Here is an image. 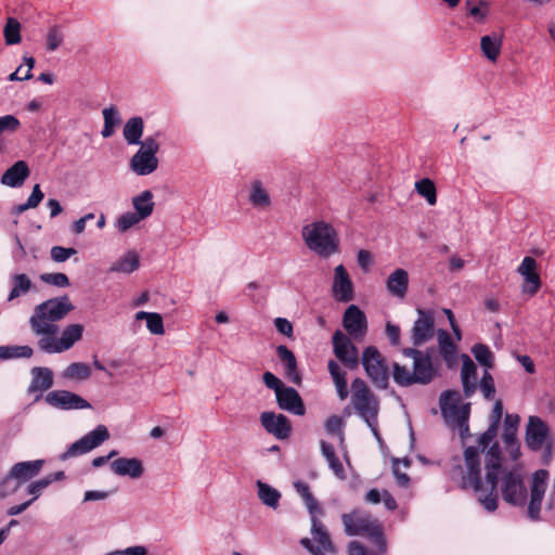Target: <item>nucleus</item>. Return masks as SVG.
Segmentation results:
<instances>
[{"label": "nucleus", "instance_id": "f257e3e1", "mask_svg": "<svg viewBox=\"0 0 555 555\" xmlns=\"http://www.w3.org/2000/svg\"><path fill=\"white\" fill-rule=\"evenodd\" d=\"M498 427L489 425L478 438V447L464 450V464L457 467L462 488L472 489L477 501L488 512L498 508L495 488L501 472V451L494 439Z\"/></svg>", "mask_w": 555, "mask_h": 555}, {"label": "nucleus", "instance_id": "f03ea898", "mask_svg": "<svg viewBox=\"0 0 555 555\" xmlns=\"http://www.w3.org/2000/svg\"><path fill=\"white\" fill-rule=\"evenodd\" d=\"M74 306L68 296L48 299L34 309L29 318L33 333L39 337L38 348L46 353H62L69 350L82 338L83 326L81 324L67 325L59 336L57 321L64 319Z\"/></svg>", "mask_w": 555, "mask_h": 555}, {"label": "nucleus", "instance_id": "7ed1b4c3", "mask_svg": "<svg viewBox=\"0 0 555 555\" xmlns=\"http://www.w3.org/2000/svg\"><path fill=\"white\" fill-rule=\"evenodd\" d=\"M403 354L413 360V370L405 366L393 364L392 377L400 386H411L413 384L426 385L437 375V369L433 363V358L428 351H421L413 348L403 350Z\"/></svg>", "mask_w": 555, "mask_h": 555}, {"label": "nucleus", "instance_id": "20e7f679", "mask_svg": "<svg viewBox=\"0 0 555 555\" xmlns=\"http://www.w3.org/2000/svg\"><path fill=\"white\" fill-rule=\"evenodd\" d=\"M306 247L321 258L339 253V236L336 229L324 220H314L301 229Z\"/></svg>", "mask_w": 555, "mask_h": 555}, {"label": "nucleus", "instance_id": "39448f33", "mask_svg": "<svg viewBox=\"0 0 555 555\" xmlns=\"http://www.w3.org/2000/svg\"><path fill=\"white\" fill-rule=\"evenodd\" d=\"M440 410L444 421L453 428L459 429L464 438L468 434V417L470 404L463 403L459 391L447 390L440 396Z\"/></svg>", "mask_w": 555, "mask_h": 555}, {"label": "nucleus", "instance_id": "423d86ee", "mask_svg": "<svg viewBox=\"0 0 555 555\" xmlns=\"http://www.w3.org/2000/svg\"><path fill=\"white\" fill-rule=\"evenodd\" d=\"M351 404L377 437L378 401L361 378H356L351 383Z\"/></svg>", "mask_w": 555, "mask_h": 555}, {"label": "nucleus", "instance_id": "0eeeda50", "mask_svg": "<svg viewBox=\"0 0 555 555\" xmlns=\"http://www.w3.org/2000/svg\"><path fill=\"white\" fill-rule=\"evenodd\" d=\"M341 521L347 535L366 537L377 545L385 546L382 527L371 515L356 509L351 513L343 514Z\"/></svg>", "mask_w": 555, "mask_h": 555}, {"label": "nucleus", "instance_id": "6e6552de", "mask_svg": "<svg viewBox=\"0 0 555 555\" xmlns=\"http://www.w3.org/2000/svg\"><path fill=\"white\" fill-rule=\"evenodd\" d=\"M503 500L513 506H525L528 499V490L524 481L521 467L515 466L508 470H502L499 482Z\"/></svg>", "mask_w": 555, "mask_h": 555}, {"label": "nucleus", "instance_id": "1a4fd4ad", "mask_svg": "<svg viewBox=\"0 0 555 555\" xmlns=\"http://www.w3.org/2000/svg\"><path fill=\"white\" fill-rule=\"evenodd\" d=\"M160 145L156 135L146 137L130 159V169L138 176H149L158 168L157 153Z\"/></svg>", "mask_w": 555, "mask_h": 555}, {"label": "nucleus", "instance_id": "9d476101", "mask_svg": "<svg viewBox=\"0 0 555 555\" xmlns=\"http://www.w3.org/2000/svg\"><path fill=\"white\" fill-rule=\"evenodd\" d=\"M526 446L532 451L544 450V462L552 457V440L548 426L539 416H529L525 434Z\"/></svg>", "mask_w": 555, "mask_h": 555}, {"label": "nucleus", "instance_id": "9b49d317", "mask_svg": "<svg viewBox=\"0 0 555 555\" xmlns=\"http://www.w3.org/2000/svg\"><path fill=\"white\" fill-rule=\"evenodd\" d=\"M323 514H312L311 517V539H301V545L307 548L312 555H326L335 553V547L326 531L324 525L320 521L319 517Z\"/></svg>", "mask_w": 555, "mask_h": 555}, {"label": "nucleus", "instance_id": "f8f14e48", "mask_svg": "<svg viewBox=\"0 0 555 555\" xmlns=\"http://www.w3.org/2000/svg\"><path fill=\"white\" fill-rule=\"evenodd\" d=\"M548 472L538 469L530 479V492L527 504V517L532 521L541 520L542 502L547 489Z\"/></svg>", "mask_w": 555, "mask_h": 555}, {"label": "nucleus", "instance_id": "ddd939ff", "mask_svg": "<svg viewBox=\"0 0 555 555\" xmlns=\"http://www.w3.org/2000/svg\"><path fill=\"white\" fill-rule=\"evenodd\" d=\"M362 365L371 380L380 388H386L388 383V367L382 353L376 347L370 346L363 350Z\"/></svg>", "mask_w": 555, "mask_h": 555}, {"label": "nucleus", "instance_id": "4468645a", "mask_svg": "<svg viewBox=\"0 0 555 555\" xmlns=\"http://www.w3.org/2000/svg\"><path fill=\"white\" fill-rule=\"evenodd\" d=\"M108 438L109 433L106 426L98 425L93 430L72 443L66 452L61 455V459L66 460L73 456L88 453L101 446Z\"/></svg>", "mask_w": 555, "mask_h": 555}, {"label": "nucleus", "instance_id": "2eb2a0df", "mask_svg": "<svg viewBox=\"0 0 555 555\" xmlns=\"http://www.w3.org/2000/svg\"><path fill=\"white\" fill-rule=\"evenodd\" d=\"M331 293L338 302H349L354 299V285L344 264H337L333 270Z\"/></svg>", "mask_w": 555, "mask_h": 555}, {"label": "nucleus", "instance_id": "dca6fc26", "mask_svg": "<svg viewBox=\"0 0 555 555\" xmlns=\"http://www.w3.org/2000/svg\"><path fill=\"white\" fill-rule=\"evenodd\" d=\"M539 264L532 257H525L517 268L518 274L522 278L521 292L530 297L534 296L541 288V279L538 272Z\"/></svg>", "mask_w": 555, "mask_h": 555}, {"label": "nucleus", "instance_id": "f3484780", "mask_svg": "<svg viewBox=\"0 0 555 555\" xmlns=\"http://www.w3.org/2000/svg\"><path fill=\"white\" fill-rule=\"evenodd\" d=\"M343 326L353 339H363L367 332L364 312L358 306L350 305L344 312Z\"/></svg>", "mask_w": 555, "mask_h": 555}, {"label": "nucleus", "instance_id": "a211bd4d", "mask_svg": "<svg viewBox=\"0 0 555 555\" xmlns=\"http://www.w3.org/2000/svg\"><path fill=\"white\" fill-rule=\"evenodd\" d=\"M416 313L417 318L411 331V338L415 346H420L433 338L435 317L433 311L424 309H416Z\"/></svg>", "mask_w": 555, "mask_h": 555}, {"label": "nucleus", "instance_id": "6ab92c4d", "mask_svg": "<svg viewBox=\"0 0 555 555\" xmlns=\"http://www.w3.org/2000/svg\"><path fill=\"white\" fill-rule=\"evenodd\" d=\"M46 402L60 410H83L89 409L90 403L79 395L68 390H53L46 396Z\"/></svg>", "mask_w": 555, "mask_h": 555}, {"label": "nucleus", "instance_id": "aec40b11", "mask_svg": "<svg viewBox=\"0 0 555 555\" xmlns=\"http://www.w3.org/2000/svg\"><path fill=\"white\" fill-rule=\"evenodd\" d=\"M333 347L335 356L346 365L350 367L358 365V349L341 331L334 333Z\"/></svg>", "mask_w": 555, "mask_h": 555}, {"label": "nucleus", "instance_id": "412c9836", "mask_svg": "<svg viewBox=\"0 0 555 555\" xmlns=\"http://www.w3.org/2000/svg\"><path fill=\"white\" fill-rule=\"evenodd\" d=\"M260 423L263 428L276 439L283 440L289 437L292 426L288 418L274 412H262Z\"/></svg>", "mask_w": 555, "mask_h": 555}, {"label": "nucleus", "instance_id": "4be33fe9", "mask_svg": "<svg viewBox=\"0 0 555 555\" xmlns=\"http://www.w3.org/2000/svg\"><path fill=\"white\" fill-rule=\"evenodd\" d=\"M44 464L43 460L20 462L13 465L9 474L3 479L2 483H7L10 479H16L17 486L13 489L16 491L21 483L34 478L39 474Z\"/></svg>", "mask_w": 555, "mask_h": 555}, {"label": "nucleus", "instance_id": "5701e85b", "mask_svg": "<svg viewBox=\"0 0 555 555\" xmlns=\"http://www.w3.org/2000/svg\"><path fill=\"white\" fill-rule=\"evenodd\" d=\"M248 204L256 210L268 211L272 207V197L264 183L259 180H253L247 189Z\"/></svg>", "mask_w": 555, "mask_h": 555}, {"label": "nucleus", "instance_id": "b1692460", "mask_svg": "<svg viewBox=\"0 0 555 555\" xmlns=\"http://www.w3.org/2000/svg\"><path fill=\"white\" fill-rule=\"evenodd\" d=\"M112 472L121 477L138 479L144 474L143 462L138 457H118L111 463Z\"/></svg>", "mask_w": 555, "mask_h": 555}, {"label": "nucleus", "instance_id": "393cba45", "mask_svg": "<svg viewBox=\"0 0 555 555\" xmlns=\"http://www.w3.org/2000/svg\"><path fill=\"white\" fill-rule=\"evenodd\" d=\"M278 405L289 413L295 415H304L306 412L302 399L298 391L292 387L284 386L275 395Z\"/></svg>", "mask_w": 555, "mask_h": 555}, {"label": "nucleus", "instance_id": "a878e982", "mask_svg": "<svg viewBox=\"0 0 555 555\" xmlns=\"http://www.w3.org/2000/svg\"><path fill=\"white\" fill-rule=\"evenodd\" d=\"M31 382L28 387L29 393H38L41 397L43 391L50 389L53 385V372L46 366H35L31 369Z\"/></svg>", "mask_w": 555, "mask_h": 555}, {"label": "nucleus", "instance_id": "bb28decb", "mask_svg": "<svg viewBox=\"0 0 555 555\" xmlns=\"http://www.w3.org/2000/svg\"><path fill=\"white\" fill-rule=\"evenodd\" d=\"M276 354L284 365L285 377L293 384L300 385L301 375L298 372L297 360L293 351H291L286 346L280 345L276 347Z\"/></svg>", "mask_w": 555, "mask_h": 555}, {"label": "nucleus", "instance_id": "cd10ccee", "mask_svg": "<svg viewBox=\"0 0 555 555\" xmlns=\"http://www.w3.org/2000/svg\"><path fill=\"white\" fill-rule=\"evenodd\" d=\"M461 382L466 397H470L477 389V367L467 354H462Z\"/></svg>", "mask_w": 555, "mask_h": 555}, {"label": "nucleus", "instance_id": "c85d7f7f", "mask_svg": "<svg viewBox=\"0 0 555 555\" xmlns=\"http://www.w3.org/2000/svg\"><path fill=\"white\" fill-rule=\"evenodd\" d=\"M437 336L439 353L441 358L448 367H454L459 361L456 345L453 343L450 334L443 330H439Z\"/></svg>", "mask_w": 555, "mask_h": 555}, {"label": "nucleus", "instance_id": "c756f323", "mask_svg": "<svg viewBox=\"0 0 555 555\" xmlns=\"http://www.w3.org/2000/svg\"><path fill=\"white\" fill-rule=\"evenodd\" d=\"M409 286V274L404 269H396L390 273L386 281L388 293L399 299H403L406 295Z\"/></svg>", "mask_w": 555, "mask_h": 555}, {"label": "nucleus", "instance_id": "7c9ffc66", "mask_svg": "<svg viewBox=\"0 0 555 555\" xmlns=\"http://www.w3.org/2000/svg\"><path fill=\"white\" fill-rule=\"evenodd\" d=\"M28 176L29 169L26 162L18 160L4 171L1 177V183L10 188H18Z\"/></svg>", "mask_w": 555, "mask_h": 555}, {"label": "nucleus", "instance_id": "2f4dec72", "mask_svg": "<svg viewBox=\"0 0 555 555\" xmlns=\"http://www.w3.org/2000/svg\"><path fill=\"white\" fill-rule=\"evenodd\" d=\"M503 35L491 33L480 38V50L482 55L490 62H496L502 50Z\"/></svg>", "mask_w": 555, "mask_h": 555}, {"label": "nucleus", "instance_id": "473e14b6", "mask_svg": "<svg viewBox=\"0 0 555 555\" xmlns=\"http://www.w3.org/2000/svg\"><path fill=\"white\" fill-rule=\"evenodd\" d=\"M140 267V256L135 250H127L108 269L113 273L130 274Z\"/></svg>", "mask_w": 555, "mask_h": 555}, {"label": "nucleus", "instance_id": "72a5a7b5", "mask_svg": "<svg viewBox=\"0 0 555 555\" xmlns=\"http://www.w3.org/2000/svg\"><path fill=\"white\" fill-rule=\"evenodd\" d=\"M154 195L151 191L145 190L133 196L131 199L134 214L142 220L147 219L154 211L155 203Z\"/></svg>", "mask_w": 555, "mask_h": 555}, {"label": "nucleus", "instance_id": "f704fd0d", "mask_svg": "<svg viewBox=\"0 0 555 555\" xmlns=\"http://www.w3.org/2000/svg\"><path fill=\"white\" fill-rule=\"evenodd\" d=\"M144 129V121L142 117L135 116L129 118L124 125L122 135L127 144L140 145Z\"/></svg>", "mask_w": 555, "mask_h": 555}, {"label": "nucleus", "instance_id": "c9c22d12", "mask_svg": "<svg viewBox=\"0 0 555 555\" xmlns=\"http://www.w3.org/2000/svg\"><path fill=\"white\" fill-rule=\"evenodd\" d=\"M256 488L258 499L263 505L272 509H276L279 507L282 495L278 489L260 480L256 482Z\"/></svg>", "mask_w": 555, "mask_h": 555}, {"label": "nucleus", "instance_id": "e433bc0d", "mask_svg": "<svg viewBox=\"0 0 555 555\" xmlns=\"http://www.w3.org/2000/svg\"><path fill=\"white\" fill-rule=\"evenodd\" d=\"M12 288L8 296V301H12L31 291L34 284L30 278L25 273H15L11 275Z\"/></svg>", "mask_w": 555, "mask_h": 555}, {"label": "nucleus", "instance_id": "4c0bfd02", "mask_svg": "<svg viewBox=\"0 0 555 555\" xmlns=\"http://www.w3.org/2000/svg\"><path fill=\"white\" fill-rule=\"evenodd\" d=\"M328 372L335 385L337 396L340 400L347 399L349 391L346 379V373L340 369L337 362L331 360L328 362Z\"/></svg>", "mask_w": 555, "mask_h": 555}, {"label": "nucleus", "instance_id": "58836bf2", "mask_svg": "<svg viewBox=\"0 0 555 555\" xmlns=\"http://www.w3.org/2000/svg\"><path fill=\"white\" fill-rule=\"evenodd\" d=\"M321 452L324 459L326 460L330 468L333 470L335 476L339 479H345L346 474L343 466V463L335 454L334 447L328 442L322 440L321 441Z\"/></svg>", "mask_w": 555, "mask_h": 555}, {"label": "nucleus", "instance_id": "ea45409f", "mask_svg": "<svg viewBox=\"0 0 555 555\" xmlns=\"http://www.w3.org/2000/svg\"><path fill=\"white\" fill-rule=\"evenodd\" d=\"M294 488L297 493L304 500V503L309 512V515L312 514H324L322 507L319 505L318 501L314 499L312 493L310 492L309 486L304 481H295Z\"/></svg>", "mask_w": 555, "mask_h": 555}, {"label": "nucleus", "instance_id": "a19ab883", "mask_svg": "<svg viewBox=\"0 0 555 555\" xmlns=\"http://www.w3.org/2000/svg\"><path fill=\"white\" fill-rule=\"evenodd\" d=\"M104 126L101 131L103 138H109L115 133L116 128L120 125L121 118L115 106L105 107L102 111Z\"/></svg>", "mask_w": 555, "mask_h": 555}, {"label": "nucleus", "instance_id": "79ce46f5", "mask_svg": "<svg viewBox=\"0 0 555 555\" xmlns=\"http://www.w3.org/2000/svg\"><path fill=\"white\" fill-rule=\"evenodd\" d=\"M137 321L145 320L146 328L152 335L165 333L163 317L157 312L139 311L134 315Z\"/></svg>", "mask_w": 555, "mask_h": 555}, {"label": "nucleus", "instance_id": "37998d69", "mask_svg": "<svg viewBox=\"0 0 555 555\" xmlns=\"http://www.w3.org/2000/svg\"><path fill=\"white\" fill-rule=\"evenodd\" d=\"M91 375V367L83 362L70 363L61 374L66 380H85Z\"/></svg>", "mask_w": 555, "mask_h": 555}, {"label": "nucleus", "instance_id": "c03bdc74", "mask_svg": "<svg viewBox=\"0 0 555 555\" xmlns=\"http://www.w3.org/2000/svg\"><path fill=\"white\" fill-rule=\"evenodd\" d=\"M414 188L417 194L424 197L430 206L437 203V190L433 180L423 178L415 182Z\"/></svg>", "mask_w": 555, "mask_h": 555}, {"label": "nucleus", "instance_id": "a18cd8bd", "mask_svg": "<svg viewBox=\"0 0 555 555\" xmlns=\"http://www.w3.org/2000/svg\"><path fill=\"white\" fill-rule=\"evenodd\" d=\"M34 353V349L30 346H1L0 347V359H18V358H30Z\"/></svg>", "mask_w": 555, "mask_h": 555}, {"label": "nucleus", "instance_id": "49530a36", "mask_svg": "<svg viewBox=\"0 0 555 555\" xmlns=\"http://www.w3.org/2000/svg\"><path fill=\"white\" fill-rule=\"evenodd\" d=\"M5 43L9 46L21 42V24L17 20L9 17L3 29Z\"/></svg>", "mask_w": 555, "mask_h": 555}, {"label": "nucleus", "instance_id": "de8ad7c7", "mask_svg": "<svg viewBox=\"0 0 555 555\" xmlns=\"http://www.w3.org/2000/svg\"><path fill=\"white\" fill-rule=\"evenodd\" d=\"M141 221L143 220L134 212L126 211L118 216L115 221V228L119 233H126L133 227L138 225Z\"/></svg>", "mask_w": 555, "mask_h": 555}, {"label": "nucleus", "instance_id": "09e8293b", "mask_svg": "<svg viewBox=\"0 0 555 555\" xmlns=\"http://www.w3.org/2000/svg\"><path fill=\"white\" fill-rule=\"evenodd\" d=\"M43 197H44V194L41 191L40 185L35 184L27 202L14 207L13 212L22 214L27 209L36 208L40 204V202L43 199Z\"/></svg>", "mask_w": 555, "mask_h": 555}, {"label": "nucleus", "instance_id": "8fccbe9b", "mask_svg": "<svg viewBox=\"0 0 555 555\" xmlns=\"http://www.w3.org/2000/svg\"><path fill=\"white\" fill-rule=\"evenodd\" d=\"M64 41V33L60 26L49 28L46 36L47 50L53 52L57 50Z\"/></svg>", "mask_w": 555, "mask_h": 555}, {"label": "nucleus", "instance_id": "3c124183", "mask_svg": "<svg viewBox=\"0 0 555 555\" xmlns=\"http://www.w3.org/2000/svg\"><path fill=\"white\" fill-rule=\"evenodd\" d=\"M401 466L406 469L410 466V462L408 460H398L395 459L392 462V473L398 486L402 488H408L410 483L409 476L401 472Z\"/></svg>", "mask_w": 555, "mask_h": 555}, {"label": "nucleus", "instance_id": "603ef678", "mask_svg": "<svg viewBox=\"0 0 555 555\" xmlns=\"http://www.w3.org/2000/svg\"><path fill=\"white\" fill-rule=\"evenodd\" d=\"M472 352L475 359L486 369L492 367L493 364V354L491 350L481 344H477L472 348Z\"/></svg>", "mask_w": 555, "mask_h": 555}, {"label": "nucleus", "instance_id": "864d4df0", "mask_svg": "<svg viewBox=\"0 0 555 555\" xmlns=\"http://www.w3.org/2000/svg\"><path fill=\"white\" fill-rule=\"evenodd\" d=\"M466 8L468 15L472 16L477 23H483L489 13L488 3L485 1H480L476 5H474L472 1H467Z\"/></svg>", "mask_w": 555, "mask_h": 555}, {"label": "nucleus", "instance_id": "5fc2aeb1", "mask_svg": "<svg viewBox=\"0 0 555 555\" xmlns=\"http://www.w3.org/2000/svg\"><path fill=\"white\" fill-rule=\"evenodd\" d=\"M343 427V420L336 415L330 416L325 423L326 431L331 435H336L341 447L344 446Z\"/></svg>", "mask_w": 555, "mask_h": 555}, {"label": "nucleus", "instance_id": "6e6d98bb", "mask_svg": "<svg viewBox=\"0 0 555 555\" xmlns=\"http://www.w3.org/2000/svg\"><path fill=\"white\" fill-rule=\"evenodd\" d=\"M76 254L77 250L73 247L53 246L50 250L51 259L57 263L65 262Z\"/></svg>", "mask_w": 555, "mask_h": 555}, {"label": "nucleus", "instance_id": "4d7b16f0", "mask_svg": "<svg viewBox=\"0 0 555 555\" xmlns=\"http://www.w3.org/2000/svg\"><path fill=\"white\" fill-rule=\"evenodd\" d=\"M40 280L47 284L57 286V287H67L69 286V279L65 273L56 272V273H43L40 275Z\"/></svg>", "mask_w": 555, "mask_h": 555}, {"label": "nucleus", "instance_id": "13d9d810", "mask_svg": "<svg viewBox=\"0 0 555 555\" xmlns=\"http://www.w3.org/2000/svg\"><path fill=\"white\" fill-rule=\"evenodd\" d=\"M25 65L27 66V70L24 76H17V73H21L22 66H18L17 69L9 75L10 81H25L29 80L33 77L31 70L35 66V59L33 56H24L23 57Z\"/></svg>", "mask_w": 555, "mask_h": 555}, {"label": "nucleus", "instance_id": "bf43d9fd", "mask_svg": "<svg viewBox=\"0 0 555 555\" xmlns=\"http://www.w3.org/2000/svg\"><path fill=\"white\" fill-rule=\"evenodd\" d=\"M480 390L486 399H491L495 392L494 380L491 374L486 370L480 379Z\"/></svg>", "mask_w": 555, "mask_h": 555}, {"label": "nucleus", "instance_id": "052dcab7", "mask_svg": "<svg viewBox=\"0 0 555 555\" xmlns=\"http://www.w3.org/2000/svg\"><path fill=\"white\" fill-rule=\"evenodd\" d=\"M50 486L49 480H44V478H41L39 480H36L27 486V493L31 495V499L29 501L35 502L42 493V491Z\"/></svg>", "mask_w": 555, "mask_h": 555}, {"label": "nucleus", "instance_id": "680f3d73", "mask_svg": "<svg viewBox=\"0 0 555 555\" xmlns=\"http://www.w3.org/2000/svg\"><path fill=\"white\" fill-rule=\"evenodd\" d=\"M21 126L20 120L13 115L0 116V134L15 132Z\"/></svg>", "mask_w": 555, "mask_h": 555}, {"label": "nucleus", "instance_id": "e2e57ef3", "mask_svg": "<svg viewBox=\"0 0 555 555\" xmlns=\"http://www.w3.org/2000/svg\"><path fill=\"white\" fill-rule=\"evenodd\" d=\"M273 324H274L275 330L280 334L286 336L287 338H293L294 337L293 324L286 318L278 317V318H275L273 320Z\"/></svg>", "mask_w": 555, "mask_h": 555}, {"label": "nucleus", "instance_id": "0e129e2a", "mask_svg": "<svg viewBox=\"0 0 555 555\" xmlns=\"http://www.w3.org/2000/svg\"><path fill=\"white\" fill-rule=\"evenodd\" d=\"M357 262H358V266L364 272H367L373 263V256L369 250L360 249L357 254Z\"/></svg>", "mask_w": 555, "mask_h": 555}, {"label": "nucleus", "instance_id": "69168bd1", "mask_svg": "<svg viewBox=\"0 0 555 555\" xmlns=\"http://www.w3.org/2000/svg\"><path fill=\"white\" fill-rule=\"evenodd\" d=\"M262 380L264 385L273 389L275 395L280 391L285 385L271 372H266L262 376Z\"/></svg>", "mask_w": 555, "mask_h": 555}, {"label": "nucleus", "instance_id": "338daca9", "mask_svg": "<svg viewBox=\"0 0 555 555\" xmlns=\"http://www.w3.org/2000/svg\"><path fill=\"white\" fill-rule=\"evenodd\" d=\"M149 551L144 545L129 546L124 550L107 553V555H147Z\"/></svg>", "mask_w": 555, "mask_h": 555}, {"label": "nucleus", "instance_id": "774afa93", "mask_svg": "<svg viewBox=\"0 0 555 555\" xmlns=\"http://www.w3.org/2000/svg\"><path fill=\"white\" fill-rule=\"evenodd\" d=\"M385 332L391 345L398 346L400 344V328L398 325L387 322Z\"/></svg>", "mask_w": 555, "mask_h": 555}]
</instances>
